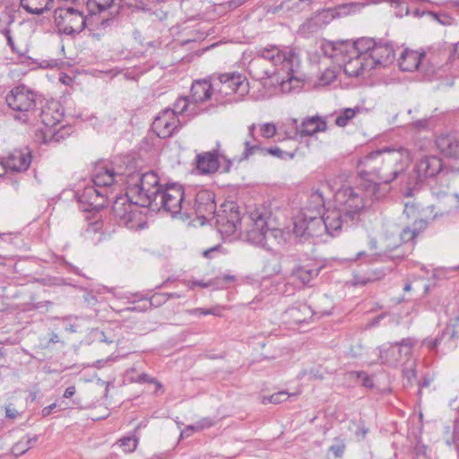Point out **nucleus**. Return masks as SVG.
<instances>
[{
  "label": "nucleus",
  "mask_w": 459,
  "mask_h": 459,
  "mask_svg": "<svg viewBox=\"0 0 459 459\" xmlns=\"http://www.w3.org/2000/svg\"><path fill=\"white\" fill-rule=\"evenodd\" d=\"M114 22H115V18L103 19L100 22V27L102 29H106L107 27L112 25Z\"/></svg>",
  "instance_id": "64"
},
{
  "label": "nucleus",
  "mask_w": 459,
  "mask_h": 459,
  "mask_svg": "<svg viewBox=\"0 0 459 459\" xmlns=\"http://www.w3.org/2000/svg\"><path fill=\"white\" fill-rule=\"evenodd\" d=\"M325 234L334 237L340 233L343 226H349L353 223L351 219L344 216V212L338 207L328 210L322 215Z\"/></svg>",
  "instance_id": "22"
},
{
  "label": "nucleus",
  "mask_w": 459,
  "mask_h": 459,
  "mask_svg": "<svg viewBox=\"0 0 459 459\" xmlns=\"http://www.w3.org/2000/svg\"><path fill=\"white\" fill-rule=\"evenodd\" d=\"M64 264H65V266H66V268H67V270L69 272H72V273H75L77 275L84 276L78 267L73 265L72 264H70V263H68L66 261L64 262Z\"/></svg>",
  "instance_id": "58"
},
{
  "label": "nucleus",
  "mask_w": 459,
  "mask_h": 459,
  "mask_svg": "<svg viewBox=\"0 0 459 459\" xmlns=\"http://www.w3.org/2000/svg\"><path fill=\"white\" fill-rule=\"evenodd\" d=\"M184 187L178 183L167 184L159 193V198L154 199L150 208L153 211L163 210L172 217L185 221L184 211L186 209L187 199Z\"/></svg>",
  "instance_id": "10"
},
{
  "label": "nucleus",
  "mask_w": 459,
  "mask_h": 459,
  "mask_svg": "<svg viewBox=\"0 0 459 459\" xmlns=\"http://www.w3.org/2000/svg\"><path fill=\"white\" fill-rule=\"evenodd\" d=\"M271 210L259 205L250 208L242 215L234 202H227L221 205L210 221L222 236H232L236 232H245L247 242L272 249L271 238L280 243L282 231L273 226Z\"/></svg>",
  "instance_id": "1"
},
{
  "label": "nucleus",
  "mask_w": 459,
  "mask_h": 459,
  "mask_svg": "<svg viewBox=\"0 0 459 459\" xmlns=\"http://www.w3.org/2000/svg\"><path fill=\"white\" fill-rule=\"evenodd\" d=\"M317 23L312 19H308L299 26L298 32L303 37H308L310 34L317 31Z\"/></svg>",
  "instance_id": "38"
},
{
  "label": "nucleus",
  "mask_w": 459,
  "mask_h": 459,
  "mask_svg": "<svg viewBox=\"0 0 459 459\" xmlns=\"http://www.w3.org/2000/svg\"><path fill=\"white\" fill-rule=\"evenodd\" d=\"M125 185L128 196L141 207H150L154 199L159 198V193L163 186L156 172L151 170L141 173L132 171L130 168H126Z\"/></svg>",
  "instance_id": "5"
},
{
  "label": "nucleus",
  "mask_w": 459,
  "mask_h": 459,
  "mask_svg": "<svg viewBox=\"0 0 459 459\" xmlns=\"http://www.w3.org/2000/svg\"><path fill=\"white\" fill-rule=\"evenodd\" d=\"M120 446L126 453H131L135 450L138 439L135 437H125L119 440Z\"/></svg>",
  "instance_id": "40"
},
{
  "label": "nucleus",
  "mask_w": 459,
  "mask_h": 459,
  "mask_svg": "<svg viewBox=\"0 0 459 459\" xmlns=\"http://www.w3.org/2000/svg\"><path fill=\"white\" fill-rule=\"evenodd\" d=\"M54 22L59 32L74 35L83 30L86 18L82 8L64 5L54 11Z\"/></svg>",
  "instance_id": "13"
},
{
  "label": "nucleus",
  "mask_w": 459,
  "mask_h": 459,
  "mask_svg": "<svg viewBox=\"0 0 459 459\" xmlns=\"http://www.w3.org/2000/svg\"><path fill=\"white\" fill-rule=\"evenodd\" d=\"M137 382L153 384V382H156V379L154 377H151L150 375L143 373V374L139 375Z\"/></svg>",
  "instance_id": "55"
},
{
  "label": "nucleus",
  "mask_w": 459,
  "mask_h": 459,
  "mask_svg": "<svg viewBox=\"0 0 459 459\" xmlns=\"http://www.w3.org/2000/svg\"><path fill=\"white\" fill-rule=\"evenodd\" d=\"M114 0H87L86 9L90 14H96L103 12L111 6Z\"/></svg>",
  "instance_id": "36"
},
{
  "label": "nucleus",
  "mask_w": 459,
  "mask_h": 459,
  "mask_svg": "<svg viewBox=\"0 0 459 459\" xmlns=\"http://www.w3.org/2000/svg\"><path fill=\"white\" fill-rule=\"evenodd\" d=\"M320 269L316 264L298 265L292 270V276L299 279L304 285H308L313 279L317 277Z\"/></svg>",
  "instance_id": "31"
},
{
  "label": "nucleus",
  "mask_w": 459,
  "mask_h": 459,
  "mask_svg": "<svg viewBox=\"0 0 459 459\" xmlns=\"http://www.w3.org/2000/svg\"><path fill=\"white\" fill-rule=\"evenodd\" d=\"M213 424H214V421L212 420V419L203 418L202 420L196 421L195 424L187 426V428L182 432V435L184 433H186V431H188V430L200 431V430L208 429V428L212 427Z\"/></svg>",
  "instance_id": "39"
},
{
  "label": "nucleus",
  "mask_w": 459,
  "mask_h": 459,
  "mask_svg": "<svg viewBox=\"0 0 459 459\" xmlns=\"http://www.w3.org/2000/svg\"><path fill=\"white\" fill-rule=\"evenodd\" d=\"M31 151L28 148L14 149L4 157V165L14 172L26 171L31 163Z\"/></svg>",
  "instance_id": "21"
},
{
  "label": "nucleus",
  "mask_w": 459,
  "mask_h": 459,
  "mask_svg": "<svg viewBox=\"0 0 459 459\" xmlns=\"http://www.w3.org/2000/svg\"><path fill=\"white\" fill-rule=\"evenodd\" d=\"M356 48L366 54L371 69L387 66L395 59L394 46L386 39L363 37L356 40Z\"/></svg>",
  "instance_id": "9"
},
{
  "label": "nucleus",
  "mask_w": 459,
  "mask_h": 459,
  "mask_svg": "<svg viewBox=\"0 0 459 459\" xmlns=\"http://www.w3.org/2000/svg\"><path fill=\"white\" fill-rule=\"evenodd\" d=\"M424 57V53L405 49L401 53V56L398 59L399 66L403 71H415L419 69L421 59Z\"/></svg>",
  "instance_id": "28"
},
{
  "label": "nucleus",
  "mask_w": 459,
  "mask_h": 459,
  "mask_svg": "<svg viewBox=\"0 0 459 459\" xmlns=\"http://www.w3.org/2000/svg\"><path fill=\"white\" fill-rule=\"evenodd\" d=\"M126 4L134 5L137 8L144 9L149 4L156 2V0H124Z\"/></svg>",
  "instance_id": "50"
},
{
  "label": "nucleus",
  "mask_w": 459,
  "mask_h": 459,
  "mask_svg": "<svg viewBox=\"0 0 459 459\" xmlns=\"http://www.w3.org/2000/svg\"><path fill=\"white\" fill-rule=\"evenodd\" d=\"M325 233L322 215L298 213L293 219V234L299 241L322 237Z\"/></svg>",
  "instance_id": "17"
},
{
  "label": "nucleus",
  "mask_w": 459,
  "mask_h": 459,
  "mask_svg": "<svg viewBox=\"0 0 459 459\" xmlns=\"http://www.w3.org/2000/svg\"><path fill=\"white\" fill-rule=\"evenodd\" d=\"M335 79H336L335 71L333 69L327 68L322 73V74L319 78V82H320V84H322V85H328L332 82H333Z\"/></svg>",
  "instance_id": "43"
},
{
  "label": "nucleus",
  "mask_w": 459,
  "mask_h": 459,
  "mask_svg": "<svg viewBox=\"0 0 459 459\" xmlns=\"http://www.w3.org/2000/svg\"><path fill=\"white\" fill-rule=\"evenodd\" d=\"M167 301H168L167 293H155L149 299L150 306L154 307H160L161 305L165 304Z\"/></svg>",
  "instance_id": "45"
},
{
  "label": "nucleus",
  "mask_w": 459,
  "mask_h": 459,
  "mask_svg": "<svg viewBox=\"0 0 459 459\" xmlns=\"http://www.w3.org/2000/svg\"><path fill=\"white\" fill-rule=\"evenodd\" d=\"M457 338L458 335L455 328L447 326L443 330L439 336L434 339L426 338L422 341L421 344L426 346L430 351H434L437 349L438 346L441 345L442 342L448 344Z\"/></svg>",
  "instance_id": "30"
},
{
  "label": "nucleus",
  "mask_w": 459,
  "mask_h": 459,
  "mask_svg": "<svg viewBox=\"0 0 459 459\" xmlns=\"http://www.w3.org/2000/svg\"><path fill=\"white\" fill-rule=\"evenodd\" d=\"M292 396H296V394H289L286 391H281V392L273 394L270 396H264L262 398V403L263 404H268V403L279 404L281 403L287 401L289 398H290Z\"/></svg>",
  "instance_id": "37"
},
{
  "label": "nucleus",
  "mask_w": 459,
  "mask_h": 459,
  "mask_svg": "<svg viewBox=\"0 0 459 459\" xmlns=\"http://www.w3.org/2000/svg\"><path fill=\"white\" fill-rule=\"evenodd\" d=\"M190 315L195 316H207L210 315L209 308L197 307L188 310Z\"/></svg>",
  "instance_id": "53"
},
{
  "label": "nucleus",
  "mask_w": 459,
  "mask_h": 459,
  "mask_svg": "<svg viewBox=\"0 0 459 459\" xmlns=\"http://www.w3.org/2000/svg\"><path fill=\"white\" fill-rule=\"evenodd\" d=\"M418 344L414 337L403 338L399 342L391 343L387 348L380 351V359L383 364L396 367L399 364L410 362L413 348Z\"/></svg>",
  "instance_id": "16"
},
{
  "label": "nucleus",
  "mask_w": 459,
  "mask_h": 459,
  "mask_svg": "<svg viewBox=\"0 0 459 459\" xmlns=\"http://www.w3.org/2000/svg\"><path fill=\"white\" fill-rule=\"evenodd\" d=\"M76 393V388L74 385H71V386H68L65 392H64V394H63V397L64 398H66V399H69L71 398L72 396L74 395V394Z\"/></svg>",
  "instance_id": "59"
},
{
  "label": "nucleus",
  "mask_w": 459,
  "mask_h": 459,
  "mask_svg": "<svg viewBox=\"0 0 459 459\" xmlns=\"http://www.w3.org/2000/svg\"><path fill=\"white\" fill-rule=\"evenodd\" d=\"M22 439H24L25 441V444H27L29 446V449H30L32 447V446L34 445V443L37 442L38 440V436L37 435H33V436H25Z\"/></svg>",
  "instance_id": "56"
},
{
  "label": "nucleus",
  "mask_w": 459,
  "mask_h": 459,
  "mask_svg": "<svg viewBox=\"0 0 459 459\" xmlns=\"http://www.w3.org/2000/svg\"><path fill=\"white\" fill-rule=\"evenodd\" d=\"M64 111L58 102H49L41 108L39 117L45 126L43 134L46 142H59L70 134L71 128L68 126H62L58 129L56 128L62 121Z\"/></svg>",
  "instance_id": "12"
},
{
  "label": "nucleus",
  "mask_w": 459,
  "mask_h": 459,
  "mask_svg": "<svg viewBox=\"0 0 459 459\" xmlns=\"http://www.w3.org/2000/svg\"><path fill=\"white\" fill-rule=\"evenodd\" d=\"M216 87V101L221 99L236 94L232 100L237 101L249 91V83L247 78L239 73L222 74L218 77Z\"/></svg>",
  "instance_id": "15"
},
{
  "label": "nucleus",
  "mask_w": 459,
  "mask_h": 459,
  "mask_svg": "<svg viewBox=\"0 0 459 459\" xmlns=\"http://www.w3.org/2000/svg\"><path fill=\"white\" fill-rule=\"evenodd\" d=\"M56 403H52V404H50V405H48V406L44 407V408L42 409V411H41V415H42L43 417H48V416L51 413V411H53V409H55V408H56Z\"/></svg>",
  "instance_id": "62"
},
{
  "label": "nucleus",
  "mask_w": 459,
  "mask_h": 459,
  "mask_svg": "<svg viewBox=\"0 0 459 459\" xmlns=\"http://www.w3.org/2000/svg\"><path fill=\"white\" fill-rule=\"evenodd\" d=\"M126 169L124 171H116L102 166H96L92 171L91 180L94 186L86 187L82 201L88 202L91 209H98L105 204L107 188L113 184H125Z\"/></svg>",
  "instance_id": "6"
},
{
  "label": "nucleus",
  "mask_w": 459,
  "mask_h": 459,
  "mask_svg": "<svg viewBox=\"0 0 459 459\" xmlns=\"http://www.w3.org/2000/svg\"><path fill=\"white\" fill-rule=\"evenodd\" d=\"M141 205L134 204V201L126 195L117 196L113 202L112 215L119 225L129 230H138L144 229L147 222L145 215L140 211Z\"/></svg>",
  "instance_id": "11"
},
{
  "label": "nucleus",
  "mask_w": 459,
  "mask_h": 459,
  "mask_svg": "<svg viewBox=\"0 0 459 459\" xmlns=\"http://www.w3.org/2000/svg\"><path fill=\"white\" fill-rule=\"evenodd\" d=\"M325 208V199L319 191H315L309 195L306 205L301 208L299 213H310L311 215H321Z\"/></svg>",
  "instance_id": "32"
},
{
  "label": "nucleus",
  "mask_w": 459,
  "mask_h": 459,
  "mask_svg": "<svg viewBox=\"0 0 459 459\" xmlns=\"http://www.w3.org/2000/svg\"><path fill=\"white\" fill-rule=\"evenodd\" d=\"M418 235L416 234V232L414 231L413 229H411V227H406L404 228L402 232H401V240L403 242V243H408V242H411V241H413L414 238L417 237Z\"/></svg>",
  "instance_id": "46"
},
{
  "label": "nucleus",
  "mask_w": 459,
  "mask_h": 459,
  "mask_svg": "<svg viewBox=\"0 0 459 459\" xmlns=\"http://www.w3.org/2000/svg\"><path fill=\"white\" fill-rule=\"evenodd\" d=\"M358 378L365 387L372 388L374 386L372 378L367 373L358 372Z\"/></svg>",
  "instance_id": "49"
},
{
  "label": "nucleus",
  "mask_w": 459,
  "mask_h": 459,
  "mask_svg": "<svg viewBox=\"0 0 459 459\" xmlns=\"http://www.w3.org/2000/svg\"><path fill=\"white\" fill-rule=\"evenodd\" d=\"M18 415L17 410L12 406V404H9L5 407V416L9 419H15Z\"/></svg>",
  "instance_id": "54"
},
{
  "label": "nucleus",
  "mask_w": 459,
  "mask_h": 459,
  "mask_svg": "<svg viewBox=\"0 0 459 459\" xmlns=\"http://www.w3.org/2000/svg\"><path fill=\"white\" fill-rule=\"evenodd\" d=\"M449 169L444 167L441 158L437 155H425L416 163L412 173L408 178L406 195H412V192L423 185H429L431 181L448 174Z\"/></svg>",
  "instance_id": "8"
},
{
  "label": "nucleus",
  "mask_w": 459,
  "mask_h": 459,
  "mask_svg": "<svg viewBox=\"0 0 459 459\" xmlns=\"http://www.w3.org/2000/svg\"><path fill=\"white\" fill-rule=\"evenodd\" d=\"M411 160V152L402 146H389L372 152L359 161L361 178L374 176L380 183L394 181Z\"/></svg>",
  "instance_id": "3"
},
{
  "label": "nucleus",
  "mask_w": 459,
  "mask_h": 459,
  "mask_svg": "<svg viewBox=\"0 0 459 459\" xmlns=\"http://www.w3.org/2000/svg\"><path fill=\"white\" fill-rule=\"evenodd\" d=\"M84 300L89 304V305H95L97 303V299L94 295L91 294V293H86L84 295Z\"/></svg>",
  "instance_id": "63"
},
{
  "label": "nucleus",
  "mask_w": 459,
  "mask_h": 459,
  "mask_svg": "<svg viewBox=\"0 0 459 459\" xmlns=\"http://www.w3.org/2000/svg\"><path fill=\"white\" fill-rule=\"evenodd\" d=\"M97 334H98L99 341L101 342H106V343H113L114 342V340L108 338L105 332H102V331L98 332Z\"/></svg>",
  "instance_id": "57"
},
{
  "label": "nucleus",
  "mask_w": 459,
  "mask_h": 459,
  "mask_svg": "<svg viewBox=\"0 0 459 459\" xmlns=\"http://www.w3.org/2000/svg\"><path fill=\"white\" fill-rule=\"evenodd\" d=\"M179 124V118L174 111H171V108H166L155 117L152 128L160 138H167L173 134Z\"/></svg>",
  "instance_id": "19"
},
{
  "label": "nucleus",
  "mask_w": 459,
  "mask_h": 459,
  "mask_svg": "<svg viewBox=\"0 0 459 459\" xmlns=\"http://www.w3.org/2000/svg\"><path fill=\"white\" fill-rule=\"evenodd\" d=\"M403 377L406 379V385H412L416 380V370L414 368V362H408V366L403 370Z\"/></svg>",
  "instance_id": "41"
},
{
  "label": "nucleus",
  "mask_w": 459,
  "mask_h": 459,
  "mask_svg": "<svg viewBox=\"0 0 459 459\" xmlns=\"http://www.w3.org/2000/svg\"><path fill=\"white\" fill-rule=\"evenodd\" d=\"M53 0H21L22 7L32 14H41L49 9Z\"/></svg>",
  "instance_id": "33"
},
{
  "label": "nucleus",
  "mask_w": 459,
  "mask_h": 459,
  "mask_svg": "<svg viewBox=\"0 0 459 459\" xmlns=\"http://www.w3.org/2000/svg\"><path fill=\"white\" fill-rule=\"evenodd\" d=\"M245 150L239 159V161L243 160H247L250 156L255 153L256 151L260 150L262 151L263 148H261L258 144H252L250 141L246 140L244 142Z\"/></svg>",
  "instance_id": "42"
},
{
  "label": "nucleus",
  "mask_w": 459,
  "mask_h": 459,
  "mask_svg": "<svg viewBox=\"0 0 459 459\" xmlns=\"http://www.w3.org/2000/svg\"><path fill=\"white\" fill-rule=\"evenodd\" d=\"M326 122L319 117H310L305 118L299 126H297V132L300 136H311L318 132L326 130Z\"/></svg>",
  "instance_id": "27"
},
{
  "label": "nucleus",
  "mask_w": 459,
  "mask_h": 459,
  "mask_svg": "<svg viewBox=\"0 0 459 459\" xmlns=\"http://www.w3.org/2000/svg\"><path fill=\"white\" fill-rule=\"evenodd\" d=\"M223 159L227 164L223 168L224 172H229L232 161L226 159L225 156L220 155L217 151L205 152L197 154L195 162L196 169L201 174H212L215 173L219 169V159Z\"/></svg>",
  "instance_id": "20"
},
{
  "label": "nucleus",
  "mask_w": 459,
  "mask_h": 459,
  "mask_svg": "<svg viewBox=\"0 0 459 459\" xmlns=\"http://www.w3.org/2000/svg\"><path fill=\"white\" fill-rule=\"evenodd\" d=\"M307 5L302 0H282L278 4L268 7L267 13L280 16H292L302 12Z\"/></svg>",
  "instance_id": "26"
},
{
  "label": "nucleus",
  "mask_w": 459,
  "mask_h": 459,
  "mask_svg": "<svg viewBox=\"0 0 459 459\" xmlns=\"http://www.w3.org/2000/svg\"><path fill=\"white\" fill-rule=\"evenodd\" d=\"M453 435H454L455 442L459 443V418L455 420Z\"/></svg>",
  "instance_id": "61"
},
{
  "label": "nucleus",
  "mask_w": 459,
  "mask_h": 459,
  "mask_svg": "<svg viewBox=\"0 0 459 459\" xmlns=\"http://www.w3.org/2000/svg\"><path fill=\"white\" fill-rule=\"evenodd\" d=\"M436 146L446 157L459 159V134H441L436 139Z\"/></svg>",
  "instance_id": "25"
},
{
  "label": "nucleus",
  "mask_w": 459,
  "mask_h": 459,
  "mask_svg": "<svg viewBox=\"0 0 459 459\" xmlns=\"http://www.w3.org/2000/svg\"><path fill=\"white\" fill-rule=\"evenodd\" d=\"M343 52L348 56V59L343 58V71L348 76L358 77L372 70L366 54L356 48V41L352 44L348 41L330 42L325 46V53L331 58H337Z\"/></svg>",
  "instance_id": "7"
},
{
  "label": "nucleus",
  "mask_w": 459,
  "mask_h": 459,
  "mask_svg": "<svg viewBox=\"0 0 459 459\" xmlns=\"http://www.w3.org/2000/svg\"><path fill=\"white\" fill-rule=\"evenodd\" d=\"M261 134L264 138H272L273 137L276 133V126L273 123H264L261 125Z\"/></svg>",
  "instance_id": "44"
},
{
  "label": "nucleus",
  "mask_w": 459,
  "mask_h": 459,
  "mask_svg": "<svg viewBox=\"0 0 459 459\" xmlns=\"http://www.w3.org/2000/svg\"><path fill=\"white\" fill-rule=\"evenodd\" d=\"M314 316V311L307 303H297L289 307L282 314V320L285 324L299 325L307 323Z\"/></svg>",
  "instance_id": "23"
},
{
  "label": "nucleus",
  "mask_w": 459,
  "mask_h": 459,
  "mask_svg": "<svg viewBox=\"0 0 459 459\" xmlns=\"http://www.w3.org/2000/svg\"><path fill=\"white\" fill-rule=\"evenodd\" d=\"M416 207L414 204H405L404 213H406L408 217H411V215L413 216Z\"/></svg>",
  "instance_id": "60"
},
{
  "label": "nucleus",
  "mask_w": 459,
  "mask_h": 459,
  "mask_svg": "<svg viewBox=\"0 0 459 459\" xmlns=\"http://www.w3.org/2000/svg\"><path fill=\"white\" fill-rule=\"evenodd\" d=\"M217 83H212L210 80L202 79L193 82L190 89V100L198 106L214 96L216 98Z\"/></svg>",
  "instance_id": "24"
},
{
  "label": "nucleus",
  "mask_w": 459,
  "mask_h": 459,
  "mask_svg": "<svg viewBox=\"0 0 459 459\" xmlns=\"http://www.w3.org/2000/svg\"><path fill=\"white\" fill-rule=\"evenodd\" d=\"M435 18L442 25H451L453 22V18L446 13H437Z\"/></svg>",
  "instance_id": "52"
},
{
  "label": "nucleus",
  "mask_w": 459,
  "mask_h": 459,
  "mask_svg": "<svg viewBox=\"0 0 459 459\" xmlns=\"http://www.w3.org/2000/svg\"><path fill=\"white\" fill-rule=\"evenodd\" d=\"M204 110V108H200L199 106L195 105L187 96L179 97L174 103V108L171 109L176 116L185 114L187 117L196 116Z\"/></svg>",
  "instance_id": "29"
},
{
  "label": "nucleus",
  "mask_w": 459,
  "mask_h": 459,
  "mask_svg": "<svg viewBox=\"0 0 459 459\" xmlns=\"http://www.w3.org/2000/svg\"><path fill=\"white\" fill-rule=\"evenodd\" d=\"M28 446V445L25 444L24 439H21L20 441H18L17 443H15L13 446L12 453L15 456L22 455L25 454L29 450V446Z\"/></svg>",
  "instance_id": "47"
},
{
  "label": "nucleus",
  "mask_w": 459,
  "mask_h": 459,
  "mask_svg": "<svg viewBox=\"0 0 459 459\" xmlns=\"http://www.w3.org/2000/svg\"><path fill=\"white\" fill-rule=\"evenodd\" d=\"M10 108L27 115L33 112L37 105V94L24 84L13 88L5 96Z\"/></svg>",
  "instance_id": "18"
},
{
  "label": "nucleus",
  "mask_w": 459,
  "mask_h": 459,
  "mask_svg": "<svg viewBox=\"0 0 459 459\" xmlns=\"http://www.w3.org/2000/svg\"><path fill=\"white\" fill-rule=\"evenodd\" d=\"M361 108L359 107H355L353 108H343L340 111V113L336 116L335 124L338 126H345L349 124V122L358 114L359 113Z\"/></svg>",
  "instance_id": "34"
},
{
  "label": "nucleus",
  "mask_w": 459,
  "mask_h": 459,
  "mask_svg": "<svg viewBox=\"0 0 459 459\" xmlns=\"http://www.w3.org/2000/svg\"><path fill=\"white\" fill-rule=\"evenodd\" d=\"M299 58L290 48L277 46L259 48L248 65L249 74L257 81L271 80L279 84L282 92L289 93L300 87Z\"/></svg>",
  "instance_id": "2"
},
{
  "label": "nucleus",
  "mask_w": 459,
  "mask_h": 459,
  "mask_svg": "<svg viewBox=\"0 0 459 459\" xmlns=\"http://www.w3.org/2000/svg\"><path fill=\"white\" fill-rule=\"evenodd\" d=\"M297 150V147L290 151H285L279 146H273L269 148H264L262 149V152L266 154H270L273 157H276L280 160H291L295 157Z\"/></svg>",
  "instance_id": "35"
},
{
  "label": "nucleus",
  "mask_w": 459,
  "mask_h": 459,
  "mask_svg": "<svg viewBox=\"0 0 459 459\" xmlns=\"http://www.w3.org/2000/svg\"><path fill=\"white\" fill-rule=\"evenodd\" d=\"M362 182L357 187H342L335 195L337 207L346 218L355 221L360 212L367 206L368 202L380 197L379 184L370 179L361 178Z\"/></svg>",
  "instance_id": "4"
},
{
  "label": "nucleus",
  "mask_w": 459,
  "mask_h": 459,
  "mask_svg": "<svg viewBox=\"0 0 459 459\" xmlns=\"http://www.w3.org/2000/svg\"><path fill=\"white\" fill-rule=\"evenodd\" d=\"M428 224V221L424 219H415L412 226L410 227L414 230L417 235H419L420 232L424 231L427 229Z\"/></svg>",
  "instance_id": "48"
},
{
  "label": "nucleus",
  "mask_w": 459,
  "mask_h": 459,
  "mask_svg": "<svg viewBox=\"0 0 459 459\" xmlns=\"http://www.w3.org/2000/svg\"><path fill=\"white\" fill-rule=\"evenodd\" d=\"M429 119L427 117L417 119L411 123L413 128L418 130H426L429 128Z\"/></svg>",
  "instance_id": "51"
},
{
  "label": "nucleus",
  "mask_w": 459,
  "mask_h": 459,
  "mask_svg": "<svg viewBox=\"0 0 459 459\" xmlns=\"http://www.w3.org/2000/svg\"><path fill=\"white\" fill-rule=\"evenodd\" d=\"M215 195L213 192L202 189L198 191L194 199V204L191 200H187L186 209L184 211L185 221L196 216L204 224V221L210 222L212 215L216 212Z\"/></svg>",
  "instance_id": "14"
}]
</instances>
